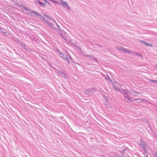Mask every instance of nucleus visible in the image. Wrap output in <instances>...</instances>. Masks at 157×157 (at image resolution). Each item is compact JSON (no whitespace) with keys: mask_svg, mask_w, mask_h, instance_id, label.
<instances>
[{"mask_svg":"<svg viewBox=\"0 0 157 157\" xmlns=\"http://www.w3.org/2000/svg\"><path fill=\"white\" fill-rule=\"evenodd\" d=\"M142 147L143 148V149L145 150V151H146V149L145 145H144V146H142Z\"/></svg>","mask_w":157,"mask_h":157,"instance_id":"obj_25","label":"nucleus"},{"mask_svg":"<svg viewBox=\"0 0 157 157\" xmlns=\"http://www.w3.org/2000/svg\"><path fill=\"white\" fill-rule=\"evenodd\" d=\"M66 7H67V9L68 10H70V7L67 5V6Z\"/></svg>","mask_w":157,"mask_h":157,"instance_id":"obj_34","label":"nucleus"},{"mask_svg":"<svg viewBox=\"0 0 157 157\" xmlns=\"http://www.w3.org/2000/svg\"><path fill=\"white\" fill-rule=\"evenodd\" d=\"M84 56H87V57H88L89 58H92L93 56L92 55H85Z\"/></svg>","mask_w":157,"mask_h":157,"instance_id":"obj_17","label":"nucleus"},{"mask_svg":"<svg viewBox=\"0 0 157 157\" xmlns=\"http://www.w3.org/2000/svg\"><path fill=\"white\" fill-rule=\"evenodd\" d=\"M154 83H157V80H155L154 81Z\"/></svg>","mask_w":157,"mask_h":157,"instance_id":"obj_39","label":"nucleus"},{"mask_svg":"<svg viewBox=\"0 0 157 157\" xmlns=\"http://www.w3.org/2000/svg\"><path fill=\"white\" fill-rule=\"evenodd\" d=\"M56 25L57 26V27H58V28L59 29H60V27L59 26V25H58V24L57 23L56 24Z\"/></svg>","mask_w":157,"mask_h":157,"instance_id":"obj_37","label":"nucleus"},{"mask_svg":"<svg viewBox=\"0 0 157 157\" xmlns=\"http://www.w3.org/2000/svg\"><path fill=\"white\" fill-rule=\"evenodd\" d=\"M21 7H22L23 9H22L23 10H26L27 11H30L31 12L32 10H30L27 7L25 6H21Z\"/></svg>","mask_w":157,"mask_h":157,"instance_id":"obj_8","label":"nucleus"},{"mask_svg":"<svg viewBox=\"0 0 157 157\" xmlns=\"http://www.w3.org/2000/svg\"><path fill=\"white\" fill-rule=\"evenodd\" d=\"M78 48V50L80 51H81V50H82V49L81 48L79 47V46H78V48Z\"/></svg>","mask_w":157,"mask_h":157,"instance_id":"obj_30","label":"nucleus"},{"mask_svg":"<svg viewBox=\"0 0 157 157\" xmlns=\"http://www.w3.org/2000/svg\"><path fill=\"white\" fill-rule=\"evenodd\" d=\"M36 3H38L40 5V6L42 7H45L46 6V3H43L40 2L39 0H37L36 1Z\"/></svg>","mask_w":157,"mask_h":157,"instance_id":"obj_6","label":"nucleus"},{"mask_svg":"<svg viewBox=\"0 0 157 157\" xmlns=\"http://www.w3.org/2000/svg\"><path fill=\"white\" fill-rule=\"evenodd\" d=\"M45 2H46L47 3L48 2L46 0H44V1Z\"/></svg>","mask_w":157,"mask_h":157,"instance_id":"obj_41","label":"nucleus"},{"mask_svg":"<svg viewBox=\"0 0 157 157\" xmlns=\"http://www.w3.org/2000/svg\"><path fill=\"white\" fill-rule=\"evenodd\" d=\"M51 1H52V2H53L55 3H56V4H58L59 5V3L57 1H53L52 0H51Z\"/></svg>","mask_w":157,"mask_h":157,"instance_id":"obj_23","label":"nucleus"},{"mask_svg":"<svg viewBox=\"0 0 157 157\" xmlns=\"http://www.w3.org/2000/svg\"><path fill=\"white\" fill-rule=\"evenodd\" d=\"M44 16L47 18H49L50 19H52V18H51L50 17H48L47 15H44Z\"/></svg>","mask_w":157,"mask_h":157,"instance_id":"obj_26","label":"nucleus"},{"mask_svg":"<svg viewBox=\"0 0 157 157\" xmlns=\"http://www.w3.org/2000/svg\"><path fill=\"white\" fill-rule=\"evenodd\" d=\"M68 56L69 57L70 59H72L71 57L69 54H68V55H64L63 56L64 57H63L62 58L64 60L67 61L69 64H70L69 60L68 57Z\"/></svg>","mask_w":157,"mask_h":157,"instance_id":"obj_2","label":"nucleus"},{"mask_svg":"<svg viewBox=\"0 0 157 157\" xmlns=\"http://www.w3.org/2000/svg\"><path fill=\"white\" fill-rule=\"evenodd\" d=\"M59 34L60 35V36H61L63 39H64L65 38L63 36V34L61 33H59Z\"/></svg>","mask_w":157,"mask_h":157,"instance_id":"obj_28","label":"nucleus"},{"mask_svg":"<svg viewBox=\"0 0 157 157\" xmlns=\"http://www.w3.org/2000/svg\"><path fill=\"white\" fill-rule=\"evenodd\" d=\"M95 90V88H93L90 89H88L87 90V91L86 92V94H89L91 93L94 92Z\"/></svg>","mask_w":157,"mask_h":157,"instance_id":"obj_5","label":"nucleus"},{"mask_svg":"<svg viewBox=\"0 0 157 157\" xmlns=\"http://www.w3.org/2000/svg\"><path fill=\"white\" fill-rule=\"evenodd\" d=\"M92 58V60H94L96 62H98V60L97 59H96V58L94 57V56H93Z\"/></svg>","mask_w":157,"mask_h":157,"instance_id":"obj_20","label":"nucleus"},{"mask_svg":"<svg viewBox=\"0 0 157 157\" xmlns=\"http://www.w3.org/2000/svg\"><path fill=\"white\" fill-rule=\"evenodd\" d=\"M57 52L58 53H59L60 57L62 58L63 57H64L63 56L64 55V54L60 52H59L58 51H57Z\"/></svg>","mask_w":157,"mask_h":157,"instance_id":"obj_15","label":"nucleus"},{"mask_svg":"<svg viewBox=\"0 0 157 157\" xmlns=\"http://www.w3.org/2000/svg\"><path fill=\"white\" fill-rule=\"evenodd\" d=\"M140 42L141 43H144V44L146 45V46H150V44L147 43V42L146 41H142V40H140Z\"/></svg>","mask_w":157,"mask_h":157,"instance_id":"obj_10","label":"nucleus"},{"mask_svg":"<svg viewBox=\"0 0 157 157\" xmlns=\"http://www.w3.org/2000/svg\"><path fill=\"white\" fill-rule=\"evenodd\" d=\"M135 100L136 101H137V102L140 103L142 102V99L140 98H137L135 99Z\"/></svg>","mask_w":157,"mask_h":157,"instance_id":"obj_13","label":"nucleus"},{"mask_svg":"<svg viewBox=\"0 0 157 157\" xmlns=\"http://www.w3.org/2000/svg\"><path fill=\"white\" fill-rule=\"evenodd\" d=\"M156 67V68H157V66Z\"/></svg>","mask_w":157,"mask_h":157,"instance_id":"obj_44","label":"nucleus"},{"mask_svg":"<svg viewBox=\"0 0 157 157\" xmlns=\"http://www.w3.org/2000/svg\"><path fill=\"white\" fill-rule=\"evenodd\" d=\"M56 71L57 74L60 75L65 78H68V75L67 74L66 71L64 69H56Z\"/></svg>","mask_w":157,"mask_h":157,"instance_id":"obj_1","label":"nucleus"},{"mask_svg":"<svg viewBox=\"0 0 157 157\" xmlns=\"http://www.w3.org/2000/svg\"><path fill=\"white\" fill-rule=\"evenodd\" d=\"M123 90H119L123 94H124V93H123Z\"/></svg>","mask_w":157,"mask_h":157,"instance_id":"obj_36","label":"nucleus"},{"mask_svg":"<svg viewBox=\"0 0 157 157\" xmlns=\"http://www.w3.org/2000/svg\"><path fill=\"white\" fill-rule=\"evenodd\" d=\"M47 3L48 4H49V3L48 2Z\"/></svg>","mask_w":157,"mask_h":157,"instance_id":"obj_42","label":"nucleus"},{"mask_svg":"<svg viewBox=\"0 0 157 157\" xmlns=\"http://www.w3.org/2000/svg\"><path fill=\"white\" fill-rule=\"evenodd\" d=\"M44 22L46 23V24H47L48 23V21L46 19H45L44 21Z\"/></svg>","mask_w":157,"mask_h":157,"instance_id":"obj_31","label":"nucleus"},{"mask_svg":"<svg viewBox=\"0 0 157 157\" xmlns=\"http://www.w3.org/2000/svg\"><path fill=\"white\" fill-rule=\"evenodd\" d=\"M124 48L122 47H120L119 48V49L121 51H123L124 50Z\"/></svg>","mask_w":157,"mask_h":157,"instance_id":"obj_22","label":"nucleus"},{"mask_svg":"<svg viewBox=\"0 0 157 157\" xmlns=\"http://www.w3.org/2000/svg\"><path fill=\"white\" fill-rule=\"evenodd\" d=\"M105 78L106 80H110L112 81V80L110 79V78L108 75H107L105 77Z\"/></svg>","mask_w":157,"mask_h":157,"instance_id":"obj_14","label":"nucleus"},{"mask_svg":"<svg viewBox=\"0 0 157 157\" xmlns=\"http://www.w3.org/2000/svg\"><path fill=\"white\" fill-rule=\"evenodd\" d=\"M144 157H148L147 155H146V156H145Z\"/></svg>","mask_w":157,"mask_h":157,"instance_id":"obj_43","label":"nucleus"},{"mask_svg":"<svg viewBox=\"0 0 157 157\" xmlns=\"http://www.w3.org/2000/svg\"><path fill=\"white\" fill-rule=\"evenodd\" d=\"M153 155L154 157H157V153L156 152L154 151L153 152Z\"/></svg>","mask_w":157,"mask_h":157,"instance_id":"obj_18","label":"nucleus"},{"mask_svg":"<svg viewBox=\"0 0 157 157\" xmlns=\"http://www.w3.org/2000/svg\"><path fill=\"white\" fill-rule=\"evenodd\" d=\"M47 24L50 27H52V28L54 29V28H53L52 24L51 23L48 22Z\"/></svg>","mask_w":157,"mask_h":157,"instance_id":"obj_16","label":"nucleus"},{"mask_svg":"<svg viewBox=\"0 0 157 157\" xmlns=\"http://www.w3.org/2000/svg\"><path fill=\"white\" fill-rule=\"evenodd\" d=\"M31 12L34 13L35 15H36L37 17H40V19L42 20H43L44 18V17L43 16L39 14V13H37L35 11H31Z\"/></svg>","mask_w":157,"mask_h":157,"instance_id":"obj_4","label":"nucleus"},{"mask_svg":"<svg viewBox=\"0 0 157 157\" xmlns=\"http://www.w3.org/2000/svg\"><path fill=\"white\" fill-rule=\"evenodd\" d=\"M148 80L149 81H150V82H154V81H155V80H154L151 79H148Z\"/></svg>","mask_w":157,"mask_h":157,"instance_id":"obj_24","label":"nucleus"},{"mask_svg":"<svg viewBox=\"0 0 157 157\" xmlns=\"http://www.w3.org/2000/svg\"><path fill=\"white\" fill-rule=\"evenodd\" d=\"M19 42L21 44H22V45L23 48H25V49H26V48H25V47L24 46V45H23V44L22 43V42H20V41H19Z\"/></svg>","mask_w":157,"mask_h":157,"instance_id":"obj_27","label":"nucleus"},{"mask_svg":"<svg viewBox=\"0 0 157 157\" xmlns=\"http://www.w3.org/2000/svg\"><path fill=\"white\" fill-rule=\"evenodd\" d=\"M60 2L61 3H62V6L66 8V6H67L68 4L66 2H64L63 0H60Z\"/></svg>","mask_w":157,"mask_h":157,"instance_id":"obj_7","label":"nucleus"},{"mask_svg":"<svg viewBox=\"0 0 157 157\" xmlns=\"http://www.w3.org/2000/svg\"><path fill=\"white\" fill-rule=\"evenodd\" d=\"M142 102H146L147 101L145 99H142Z\"/></svg>","mask_w":157,"mask_h":157,"instance_id":"obj_29","label":"nucleus"},{"mask_svg":"<svg viewBox=\"0 0 157 157\" xmlns=\"http://www.w3.org/2000/svg\"><path fill=\"white\" fill-rule=\"evenodd\" d=\"M123 91L124 93V98L126 99H130V97L128 96V90H123Z\"/></svg>","mask_w":157,"mask_h":157,"instance_id":"obj_3","label":"nucleus"},{"mask_svg":"<svg viewBox=\"0 0 157 157\" xmlns=\"http://www.w3.org/2000/svg\"><path fill=\"white\" fill-rule=\"evenodd\" d=\"M127 100H130V101H132V102H133V100H132V99H131V98H130V99H127Z\"/></svg>","mask_w":157,"mask_h":157,"instance_id":"obj_33","label":"nucleus"},{"mask_svg":"<svg viewBox=\"0 0 157 157\" xmlns=\"http://www.w3.org/2000/svg\"><path fill=\"white\" fill-rule=\"evenodd\" d=\"M113 87L114 88V89L116 90H119V89L117 86V85L116 84H115V83L113 84Z\"/></svg>","mask_w":157,"mask_h":157,"instance_id":"obj_9","label":"nucleus"},{"mask_svg":"<svg viewBox=\"0 0 157 157\" xmlns=\"http://www.w3.org/2000/svg\"><path fill=\"white\" fill-rule=\"evenodd\" d=\"M116 83L119 86H122L121 84L119 83L118 82H116Z\"/></svg>","mask_w":157,"mask_h":157,"instance_id":"obj_32","label":"nucleus"},{"mask_svg":"<svg viewBox=\"0 0 157 157\" xmlns=\"http://www.w3.org/2000/svg\"><path fill=\"white\" fill-rule=\"evenodd\" d=\"M136 55L138 56H140L141 57V58H143V56L141 55L140 54L138 53H135Z\"/></svg>","mask_w":157,"mask_h":157,"instance_id":"obj_21","label":"nucleus"},{"mask_svg":"<svg viewBox=\"0 0 157 157\" xmlns=\"http://www.w3.org/2000/svg\"><path fill=\"white\" fill-rule=\"evenodd\" d=\"M144 120H143V121H144L145 122H147V121L146 118H144Z\"/></svg>","mask_w":157,"mask_h":157,"instance_id":"obj_38","label":"nucleus"},{"mask_svg":"<svg viewBox=\"0 0 157 157\" xmlns=\"http://www.w3.org/2000/svg\"><path fill=\"white\" fill-rule=\"evenodd\" d=\"M56 24H57V23H56V21L55 20H54L52 19H51Z\"/></svg>","mask_w":157,"mask_h":157,"instance_id":"obj_35","label":"nucleus"},{"mask_svg":"<svg viewBox=\"0 0 157 157\" xmlns=\"http://www.w3.org/2000/svg\"><path fill=\"white\" fill-rule=\"evenodd\" d=\"M45 19H46L45 18H44V19L43 20V21H44Z\"/></svg>","mask_w":157,"mask_h":157,"instance_id":"obj_40","label":"nucleus"},{"mask_svg":"<svg viewBox=\"0 0 157 157\" xmlns=\"http://www.w3.org/2000/svg\"><path fill=\"white\" fill-rule=\"evenodd\" d=\"M29 37L32 40L36 41V38L34 37V36H33L32 35L31 36H29Z\"/></svg>","mask_w":157,"mask_h":157,"instance_id":"obj_12","label":"nucleus"},{"mask_svg":"<svg viewBox=\"0 0 157 157\" xmlns=\"http://www.w3.org/2000/svg\"><path fill=\"white\" fill-rule=\"evenodd\" d=\"M139 145L141 147L144 146L145 145V144L143 140H140V144H139Z\"/></svg>","mask_w":157,"mask_h":157,"instance_id":"obj_11","label":"nucleus"},{"mask_svg":"<svg viewBox=\"0 0 157 157\" xmlns=\"http://www.w3.org/2000/svg\"><path fill=\"white\" fill-rule=\"evenodd\" d=\"M123 50H124L123 51V52H125L128 53V52H129V51L126 48H124V49Z\"/></svg>","mask_w":157,"mask_h":157,"instance_id":"obj_19","label":"nucleus"}]
</instances>
